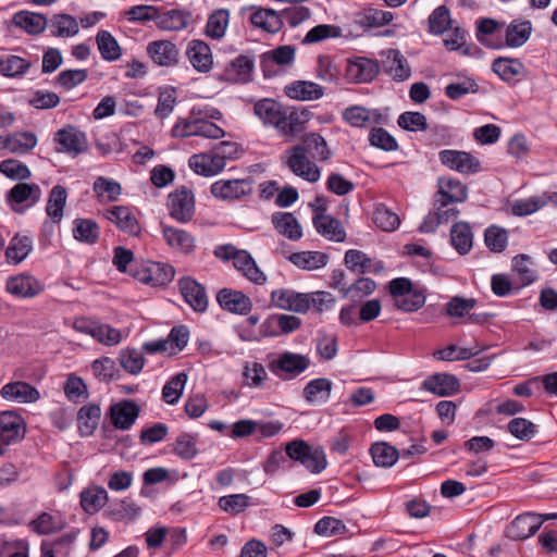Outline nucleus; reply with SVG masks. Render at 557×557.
<instances>
[{
    "label": "nucleus",
    "instance_id": "nucleus-37",
    "mask_svg": "<svg viewBox=\"0 0 557 557\" xmlns=\"http://www.w3.org/2000/svg\"><path fill=\"white\" fill-rule=\"evenodd\" d=\"M383 67L384 71L397 82H404L411 75V67L407 59L397 49L388 50L387 58L383 61Z\"/></svg>",
    "mask_w": 557,
    "mask_h": 557
},
{
    "label": "nucleus",
    "instance_id": "nucleus-33",
    "mask_svg": "<svg viewBox=\"0 0 557 557\" xmlns=\"http://www.w3.org/2000/svg\"><path fill=\"white\" fill-rule=\"evenodd\" d=\"M437 187L438 189L434 198L457 202H465L468 198V188L459 180L440 177L437 180Z\"/></svg>",
    "mask_w": 557,
    "mask_h": 557
},
{
    "label": "nucleus",
    "instance_id": "nucleus-50",
    "mask_svg": "<svg viewBox=\"0 0 557 557\" xmlns=\"http://www.w3.org/2000/svg\"><path fill=\"white\" fill-rule=\"evenodd\" d=\"M96 44L103 60L113 62L121 58L122 48L110 32L99 30L96 36Z\"/></svg>",
    "mask_w": 557,
    "mask_h": 557
},
{
    "label": "nucleus",
    "instance_id": "nucleus-62",
    "mask_svg": "<svg viewBox=\"0 0 557 557\" xmlns=\"http://www.w3.org/2000/svg\"><path fill=\"white\" fill-rule=\"evenodd\" d=\"M228 11L220 9L214 11L208 18L206 26V35L213 39H219L224 36L228 25Z\"/></svg>",
    "mask_w": 557,
    "mask_h": 557
},
{
    "label": "nucleus",
    "instance_id": "nucleus-55",
    "mask_svg": "<svg viewBox=\"0 0 557 557\" xmlns=\"http://www.w3.org/2000/svg\"><path fill=\"white\" fill-rule=\"evenodd\" d=\"M370 453L374 465L383 468L392 467L399 457V451L385 442L372 444Z\"/></svg>",
    "mask_w": 557,
    "mask_h": 557
},
{
    "label": "nucleus",
    "instance_id": "nucleus-46",
    "mask_svg": "<svg viewBox=\"0 0 557 557\" xmlns=\"http://www.w3.org/2000/svg\"><path fill=\"white\" fill-rule=\"evenodd\" d=\"M450 243L461 256L467 255L471 250L473 234L468 222H457L451 226Z\"/></svg>",
    "mask_w": 557,
    "mask_h": 557
},
{
    "label": "nucleus",
    "instance_id": "nucleus-20",
    "mask_svg": "<svg viewBox=\"0 0 557 557\" xmlns=\"http://www.w3.org/2000/svg\"><path fill=\"white\" fill-rule=\"evenodd\" d=\"M188 168L199 176L213 177L224 170L225 162L214 152H198L189 157Z\"/></svg>",
    "mask_w": 557,
    "mask_h": 557
},
{
    "label": "nucleus",
    "instance_id": "nucleus-16",
    "mask_svg": "<svg viewBox=\"0 0 557 557\" xmlns=\"http://www.w3.org/2000/svg\"><path fill=\"white\" fill-rule=\"evenodd\" d=\"M542 515L525 512L516 517L507 527L506 535L513 541H522L534 535L543 524Z\"/></svg>",
    "mask_w": 557,
    "mask_h": 557
},
{
    "label": "nucleus",
    "instance_id": "nucleus-18",
    "mask_svg": "<svg viewBox=\"0 0 557 557\" xmlns=\"http://www.w3.org/2000/svg\"><path fill=\"white\" fill-rule=\"evenodd\" d=\"M147 54L159 66H175L180 60V50L171 40L160 39L150 41L146 48Z\"/></svg>",
    "mask_w": 557,
    "mask_h": 557
},
{
    "label": "nucleus",
    "instance_id": "nucleus-49",
    "mask_svg": "<svg viewBox=\"0 0 557 557\" xmlns=\"http://www.w3.org/2000/svg\"><path fill=\"white\" fill-rule=\"evenodd\" d=\"M288 260L302 270H315L326 265L329 256L321 251L294 252Z\"/></svg>",
    "mask_w": 557,
    "mask_h": 557
},
{
    "label": "nucleus",
    "instance_id": "nucleus-10",
    "mask_svg": "<svg viewBox=\"0 0 557 557\" xmlns=\"http://www.w3.org/2000/svg\"><path fill=\"white\" fill-rule=\"evenodd\" d=\"M175 271L172 265L162 262L148 261L136 270L134 276L140 283L151 286H164L172 282Z\"/></svg>",
    "mask_w": 557,
    "mask_h": 557
},
{
    "label": "nucleus",
    "instance_id": "nucleus-5",
    "mask_svg": "<svg viewBox=\"0 0 557 557\" xmlns=\"http://www.w3.org/2000/svg\"><path fill=\"white\" fill-rule=\"evenodd\" d=\"M168 210L170 215L181 223L191 221L195 214V196L185 186L176 188L168 196Z\"/></svg>",
    "mask_w": 557,
    "mask_h": 557
},
{
    "label": "nucleus",
    "instance_id": "nucleus-42",
    "mask_svg": "<svg viewBox=\"0 0 557 557\" xmlns=\"http://www.w3.org/2000/svg\"><path fill=\"white\" fill-rule=\"evenodd\" d=\"M285 94L296 100H318L323 97L324 89L313 82L297 81L285 87Z\"/></svg>",
    "mask_w": 557,
    "mask_h": 557
},
{
    "label": "nucleus",
    "instance_id": "nucleus-11",
    "mask_svg": "<svg viewBox=\"0 0 557 557\" xmlns=\"http://www.w3.org/2000/svg\"><path fill=\"white\" fill-rule=\"evenodd\" d=\"M438 159L443 165L461 174H474L481 170L479 159L467 151L445 149L438 152Z\"/></svg>",
    "mask_w": 557,
    "mask_h": 557
},
{
    "label": "nucleus",
    "instance_id": "nucleus-53",
    "mask_svg": "<svg viewBox=\"0 0 557 557\" xmlns=\"http://www.w3.org/2000/svg\"><path fill=\"white\" fill-rule=\"evenodd\" d=\"M100 234L98 224L90 219H75L73 222V236L76 240L92 245Z\"/></svg>",
    "mask_w": 557,
    "mask_h": 557
},
{
    "label": "nucleus",
    "instance_id": "nucleus-23",
    "mask_svg": "<svg viewBox=\"0 0 557 557\" xmlns=\"http://www.w3.org/2000/svg\"><path fill=\"white\" fill-rule=\"evenodd\" d=\"M311 116L312 112L302 107L285 109L282 124L277 131L284 136H295L305 129V124L309 122Z\"/></svg>",
    "mask_w": 557,
    "mask_h": 557
},
{
    "label": "nucleus",
    "instance_id": "nucleus-32",
    "mask_svg": "<svg viewBox=\"0 0 557 557\" xmlns=\"http://www.w3.org/2000/svg\"><path fill=\"white\" fill-rule=\"evenodd\" d=\"M12 24L28 35H39L47 28L48 20L40 13L18 11L13 15Z\"/></svg>",
    "mask_w": 557,
    "mask_h": 557
},
{
    "label": "nucleus",
    "instance_id": "nucleus-31",
    "mask_svg": "<svg viewBox=\"0 0 557 557\" xmlns=\"http://www.w3.org/2000/svg\"><path fill=\"white\" fill-rule=\"evenodd\" d=\"M33 251V239L25 234H15L5 249V261L9 264L17 265L23 262Z\"/></svg>",
    "mask_w": 557,
    "mask_h": 557
},
{
    "label": "nucleus",
    "instance_id": "nucleus-39",
    "mask_svg": "<svg viewBox=\"0 0 557 557\" xmlns=\"http://www.w3.org/2000/svg\"><path fill=\"white\" fill-rule=\"evenodd\" d=\"M533 30L531 21L513 20L505 30V44L509 48H519L530 38Z\"/></svg>",
    "mask_w": 557,
    "mask_h": 557
},
{
    "label": "nucleus",
    "instance_id": "nucleus-48",
    "mask_svg": "<svg viewBox=\"0 0 557 557\" xmlns=\"http://www.w3.org/2000/svg\"><path fill=\"white\" fill-rule=\"evenodd\" d=\"M49 28L54 37L71 38L78 34L79 24L74 16L61 13L51 17Z\"/></svg>",
    "mask_w": 557,
    "mask_h": 557
},
{
    "label": "nucleus",
    "instance_id": "nucleus-2",
    "mask_svg": "<svg viewBox=\"0 0 557 557\" xmlns=\"http://www.w3.org/2000/svg\"><path fill=\"white\" fill-rule=\"evenodd\" d=\"M73 329L77 333L91 336L104 346H116L123 341L122 332L107 323L88 318H77L73 321Z\"/></svg>",
    "mask_w": 557,
    "mask_h": 557
},
{
    "label": "nucleus",
    "instance_id": "nucleus-54",
    "mask_svg": "<svg viewBox=\"0 0 557 557\" xmlns=\"http://www.w3.org/2000/svg\"><path fill=\"white\" fill-rule=\"evenodd\" d=\"M92 190L101 201L112 202L122 194V186L112 178L98 176L94 182Z\"/></svg>",
    "mask_w": 557,
    "mask_h": 557
},
{
    "label": "nucleus",
    "instance_id": "nucleus-57",
    "mask_svg": "<svg viewBox=\"0 0 557 557\" xmlns=\"http://www.w3.org/2000/svg\"><path fill=\"white\" fill-rule=\"evenodd\" d=\"M216 301L225 311L244 314V294L231 288H222L216 294Z\"/></svg>",
    "mask_w": 557,
    "mask_h": 557
},
{
    "label": "nucleus",
    "instance_id": "nucleus-59",
    "mask_svg": "<svg viewBox=\"0 0 557 557\" xmlns=\"http://www.w3.org/2000/svg\"><path fill=\"white\" fill-rule=\"evenodd\" d=\"M90 370L92 375L100 382H110L119 374L116 362L110 357H101L94 360Z\"/></svg>",
    "mask_w": 557,
    "mask_h": 557
},
{
    "label": "nucleus",
    "instance_id": "nucleus-40",
    "mask_svg": "<svg viewBox=\"0 0 557 557\" xmlns=\"http://www.w3.org/2000/svg\"><path fill=\"white\" fill-rule=\"evenodd\" d=\"M274 228L290 240H298L302 236V228L298 220L290 212H275L271 218Z\"/></svg>",
    "mask_w": 557,
    "mask_h": 557
},
{
    "label": "nucleus",
    "instance_id": "nucleus-25",
    "mask_svg": "<svg viewBox=\"0 0 557 557\" xmlns=\"http://www.w3.org/2000/svg\"><path fill=\"white\" fill-rule=\"evenodd\" d=\"M191 15L183 9L161 11L158 9L156 26L164 32H181L188 27Z\"/></svg>",
    "mask_w": 557,
    "mask_h": 557
},
{
    "label": "nucleus",
    "instance_id": "nucleus-56",
    "mask_svg": "<svg viewBox=\"0 0 557 557\" xmlns=\"http://www.w3.org/2000/svg\"><path fill=\"white\" fill-rule=\"evenodd\" d=\"M30 67V62L15 54L0 57V75L15 77L25 74Z\"/></svg>",
    "mask_w": 557,
    "mask_h": 557
},
{
    "label": "nucleus",
    "instance_id": "nucleus-17",
    "mask_svg": "<svg viewBox=\"0 0 557 557\" xmlns=\"http://www.w3.org/2000/svg\"><path fill=\"white\" fill-rule=\"evenodd\" d=\"M161 235L170 249L177 253L189 255L196 248V238L186 230L161 224Z\"/></svg>",
    "mask_w": 557,
    "mask_h": 557
},
{
    "label": "nucleus",
    "instance_id": "nucleus-6",
    "mask_svg": "<svg viewBox=\"0 0 557 557\" xmlns=\"http://www.w3.org/2000/svg\"><path fill=\"white\" fill-rule=\"evenodd\" d=\"M4 289L15 298L32 299L45 290V284L34 275L23 272L9 276Z\"/></svg>",
    "mask_w": 557,
    "mask_h": 557
},
{
    "label": "nucleus",
    "instance_id": "nucleus-4",
    "mask_svg": "<svg viewBox=\"0 0 557 557\" xmlns=\"http://www.w3.org/2000/svg\"><path fill=\"white\" fill-rule=\"evenodd\" d=\"M309 366L310 360L307 356L285 351L269 363V369L280 379L287 381L305 372Z\"/></svg>",
    "mask_w": 557,
    "mask_h": 557
},
{
    "label": "nucleus",
    "instance_id": "nucleus-24",
    "mask_svg": "<svg viewBox=\"0 0 557 557\" xmlns=\"http://www.w3.org/2000/svg\"><path fill=\"white\" fill-rule=\"evenodd\" d=\"M344 262L350 271L358 274H379L384 269L382 261H374L368 257L366 252L358 249L347 250L345 252Z\"/></svg>",
    "mask_w": 557,
    "mask_h": 557
},
{
    "label": "nucleus",
    "instance_id": "nucleus-13",
    "mask_svg": "<svg viewBox=\"0 0 557 557\" xmlns=\"http://www.w3.org/2000/svg\"><path fill=\"white\" fill-rule=\"evenodd\" d=\"M380 73L376 60L366 57H355L347 61L346 77L356 84L371 83Z\"/></svg>",
    "mask_w": 557,
    "mask_h": 557
},
{
    "label": "nucleus",
    "instance_id": "nucleus-30",
    "mask_svg": "<svg viewBox=\"0 0 557 557\" xmlns=\"http://www.w3.org/2000/svg\"><path fill=\"white\" fill-rule=\"evenodd\" d=\"M109 495L104 487L91 485L84 488L79 494L82 509L88 515L100 511L108 503Z\"/></svg>",
    "mask_w": 557,
    "mask_h": 557
},
{
    "label": "nucleus",
    "instance_id": "nucleus-41",
    "mask_svg": "<svg viewBox=\"0 0 557 557\" xmlns=\"http://www.w3.org/2000/svg\"><path fill=\"white\" fill-rule=\"evenodd\" d=\"M211 195L220 200H235L244 195V180H219L210 186Z\"/></svg>",
    "mask_w": 557,
    "mask_h": 557
},
{
    "label": "nucleus",
    "instance_id": "nucleus-21",
    "mask_svg": "<svg viewBox=\"0 0 557 557\" xmlns=\"http://www.w3.org/2000/svg\"><path fill=\"white\" fill-rule=\"evenodd\" d=\"M103 216L111 223L115 224L116 227L122 232H125L128 235L137 236L141 231L136 215L128 207H111L103 212Z\"/></svg>",
    "mask_w": 557,
    "mask_h": 557
},
{
    "label": "nucleus",
    "instance_id": "nucleus-61",
    "mask_svg": "<svg viewBox=\"0 0 557 557\" xmlns=\"http://www.w3.org/2000/svg\"><path fill=\"white\" fill-rule=\"evenodd\" d=\"M75 537L74 534H64L52 542L44 541L40 547L41 557H59L60 555H66Z\"/></svg>",
    "mask_w": 557,
    "mask_h": 557
},
{
    "label": "nucleus",
    "instance_id": "nucleus-15",
    "mask_svg": "<svg viewBox=\"0 0 557 557\" xmlns=\"http://www.w3.org/2000/svg\"><path fill=\"white\" fill-rule=\"evenodd\" d=\"M273 305L282 310L306 313L309 310V293H297L288 288L271 292Z\"/></svg>",
    "mask_w": 557,
    "mask_h": 557
},
{
    "label": "nucleus",
    "instance_id": "nucleus-60",
    "mask_svg": "<svg viewBox=\"0 0 557 557\" xmlns=\"http://www.w3.org/2000/svg\"><path fill=\"white\" fill-rule=\"evenodd\" d=\"M429 32L433 35H442L451 28V17L446 5L435 8L429 15Z\"/></svg>",
    "mask_w": 557,
    "mask_h": 557
},
{
    "label": "nucleus",
    "instance_id": "nucleus-28",
    "mask_svg": "<svg viewBox=\"0 0 557 557\" xmlns=\"http://www.w3.org/2000/svg\"><path fill=\"white\" fill-rule=\"evenodd\" d=\"M180 290L185 301L196 311L202 312L208 307L205 288L190 277L180 281Z\"/></svg>",
    "mask_w": 557,
    "mask_h": 557
},
{
    "label": "nucleus",
    "instance_id": "nucleus-22",
    "mask_svg": "<svg viewBox=\"0 0 557 557\" xmlns=\"http://www.w3.org/2000/svg\"><path fill=\"white\" fill-rule=\"evenodd\" d=\"M139 407L134 400L124 399L111 405L109 416L111 423L119 430H128L139 416Z\"/></svg>",
    "mask_w": 557,
    "mask_h": 557
},
{
    "label": "nucleus",
    "instance_id": "nucleus-52",
    "mask_svg": "<svg viewBox=\"0 0 557 557\" xmlns=\"http://www.w3.org/2000/svg\"><path fill=\"white\" fill-rule=\"evenodd\" d=\"M250 22L255 27L261 28L271 34L277 33L282 27V17L280 16V13L269 9H261L252 13Z\"/></svg>",
    "mask_w": 557,
    "mask_h": 557
},
{
    "label": "nucleus",
    "instance_id": "nucleus-36",
    "mask_svg": "<svg viewBox=\"0 0 557 557\" xmlns=\"http://www.w3.org/2000/svg\"><path fill=\"white\" fill-rule=\"evenodd\" d=\"M253 112L264 124L272 125L278 129L285 109L277 101L265 98L255 104Z\"/></svg>",
    "mask_w": 557,
    "mask_h": 557
},
{
    "label": "nucleus",
    "instance_id": "nucleus-1",
    "mask_svg": "<svg viewBox=\"0 0 557 557\" xmlns=\"http://www.w3.org/2000/svg\"><path fill=\"white\" fill-rule=\"evenodd\" d=\"M286 456L300 462L312 473H320L326 467V456L321 446L312 447L302 440H294L286 444Z\"/></svg>",
    "mask_w": 557,
    "mask_h": 557
},
{
    "label": "nucleus",
    "instance_id": "nucleus-3",
    "mask_svg": "<svg viewBox=\"0 0 557 557\" xmlns=\"http://www.w3.org/2000/svg\"><path fill=\"white\" fill-rule=\"evenodd\" d=\"M42 191L35 183L20 182L5 195L8 206L16 213H24L41 199Z\"/></svg>",
    "mask_w": 557,
    "mask_h": 557
},
{
    "label": "nucleus",
    "instance_id": "nucleus-51",
    "mask_svg": "<svg viewBox=\"0 0 557 557\" xmlns=\"http://www.w3.org/2000/svg\"><path fill=\"white\" fill-rule=\"evenodd\" d=\"M283 423L280 421H256L246 419V437L253 436L256 441L272 437L281 432Z\"/></svg>",
    "mask_w": 557,
    "mask_h": 557
},
{
    "label": "nucleus",
    "instance_id": "nucleus-27",
    "mask_svg": "<svg viewBox=\"0 0 557 557\" xmlns=\"http://www.w3.org/2000/svg\"><path fill=\"white\" fill-rule=\"evenodd\" d=\"M422 387L437 396L444 397L458 392L460 382L454 374L435 373L423 381Z\"/></svg>",
    "mask_w": 557,
    "mask_h": 557
},
{
    "label": "nucleus",
    "instance_id": "nucleus-58",
    "mask_svg": "<svg viewBox=\"0 0 557 557\" xmlns=\"http://www.w3.org/2000/svg\"><path fill=\"white\" fill-rule=\"evenodd\" d=\"M186 383L187 374L184 372L172 376L162 388V399L169 405L177 404L183 395Z\"/></svg>",
    "mask_w": 557,
    "mask_h": 557
},
{
    "label": "nucleus",
    "instance_id": "nucleus-47",
    "mask_svg": "<svg viewBox=\"0 0 557 557\" xmlns=\"http://www.w3.org/2000/svg\"><path fill=\"white\" fill-rule=\"evenodd\" d=\"M38 143L33 132H15L7 135V151L13 154H26L32 151Z\"/></svg>",
    "mask_w": 557,
    "mask_h": 557
},
{
    "label": "nucleus",
    "instance_id": "nucleus-9",
    "mask_svg": "<svg viewBox=\"0 0 557 557\" xmlns=\"http://www.w3.org/2000/svg\"><path fill=\"white\" fill-rule=\"evenodd\" d=\"M205 114L211 119H221L220 110L212 107L195 106L191 108L189 115L185 119H178L171 129L172 137L185 138L198 136L199 115Z\"/></svg>",
    "mask_w": 557,
    "mask_h": 557
},
{
    "label": "nucleus",
    "instance_id": "nucleus-38",
    "mask_svg": "<svg viewBox=\"0 0 557 557\" xmlns=\"http://www.w3.org/2000/svg\"><path fill=\"white\" fill-rule=\"evenodd\" d=\"M332 386V381L326 377L313 379L304 387L302 397L309 404H324L330 399Z\"/></svg>",
    "mask_w": 557,
    "mask_h": 557
},
{
    "label": "nucleus",
    "instance_id": "nucleus-12",
    "mask_svg": "<svg viewBox=\"0 0 557 557\" xmlns=\"http://www.w3.org/2000/svg\"><path fill=\"white\" fill-rule=\"evenodd\" d=\"M492 71L511 86L530 76L529 69L519 59L513 58H496L492 63Z\"/></svg>",
    "mask_w": 557,
    "mask_h": 557
},
{
    "label": "nucleus",
    "instance_id": "nucleus-7",
    "mask_svg": "<svg viewBox=\"0 0 557 557\" xmlns=\"http://www.w3.org/2000/svg\"><path fill=\"white\" fill-rule=\"evenodd\" d=\"M55 150L71 154L78 156L88 149V140L82 131L73 125H66L59 129L54 135Z\"/></svg>",
    "mask_w": 557,
    "mask_h": 557
},
{
    "label": "nucleus",
    "instance_id": "nucleus-44",
    "mask_svg": "<svg viewBox=\"0 0 557 557\" xmlns=\"http://www.w3.org/2000/svg\"><path fill=\"white\" fill-rule=\"evenodd\" d=\"M67 191L65 187L55 185L49 193L46 213L53 224H59L64 215V208L66 205Z\"/></svg>",
    "mask_w": 557,
    "mask_h": 557
},
{
    "label": "nucleus",
    "instance_id": "nucleus-8",
    "mask_svg": "<svg viewBox=\"0 0 557 557\" xmlns=\"http://www.w3.org/2000/svg\"><path fill=\"white\" fill-rule=\"evenodd\" d=\"M285 164L296 175L310 183L319 181L321 172L319 166L309 160L302 147L295 145L288 151Z\"/></svg>",
    "mask_w": 557,
    "mask_h": 557
},
{
    "label": "nucleus",
    "instance_id": "nucleus-43",
    "mask_svg": "<svg viewBox=\"0 0 557 557\" xmlns=\"http://www.w3.org/2000/svg\"><path fill=\"white\" fill-rule=\"evenodd\" d=\"M304 151L320 162L331 159L332 152L327 147V143L319 133H309L302 137L301 144Z\"/></svg>",
    "mask_w": 557,
    "mask_h": 557
},
{
    "label": "nucleus",
    "instance_id": "nucleus-29",
    "mask_svg": "<svg viewBox=\"0 0 557 557\" xmlns=\"http://www.w3.org/2000/svg\"><path fill=\"white\" fill-rule=\"evenodd\" d=\"M66 521L60 511L41 512L29 522L32 531L40 535L57 533L65 528Z\"/></svg>",
    "mask_w": 557,
    "mask_h": 557
},
{
    "label": "nucleus",
    "instance_id": "nucleus-19",
    "mask_svg": "<svg viewBox=\"0 0 557 557\" xmlns=\"http://www.w3.org/2000/svg\"><path fill=\"white\" fill-rule=\"evenodd\" d=\"M0 396L17 404H34L41 398L35 386L21 380L4 384L0 389Z\"/></svg>",
    "mask_w": 557,
    "mask_h": 557
},
{
    "label": "nucleus",
    "instance_id": "nucleus-64",
    "mask_svg": "<svg viewBox=\"0 0 557 557\" xmlns=\"http://www.w3.org/2000/svg\"><path fill=\"white\" fill-rule=\"evenodd\" d=\"M374 224L386 232L395 231L399 224L400 219L397 213L393 212L385 205H379L373 212Z\"/></svg>",
    "mask_w": 557,
    "mask_h": 557
},
{
    "label": "nucleus",
    "instance_id": "nucleus-14",
    "mask_svg": "<svg viewBox=\"0 0 557 557\" xmlns=\"http://www.w3.org/2000/svg\"><path fill=\"white\" fill-rule=\"evenodd\" d=\"M26 434V422L15 410H7L0 413V438L12 445L21 442Z\"/></svg>",
    "mask_w": 557,
    "mask_h": 557
},
{
    "label": "nucleus",
    "instance_id": "nucleus-45",
    "mask_svg": "<svg viewBox=\"0 0 557 557\" xmlns=\"http://www.w3.org/2000/svg\"><path fill=\"white\" fill-rule=\"evenodd\" d=\"M101 417L100 406L87 404L77 413V426L83 436L91 435L97 429Z\"/></svg>",
    "mask_w": 557,
    "mask_h": 557
},
{
    "label": "nucleus",
    "instance_id": "nucleus-63",
    "mask_svg": "<svg viewBox=\"0 0 557 557\" xmlns=\"http://www.w3.org/2000/svg\"><path fill=\"white\" fill-rule=\"evenodd\" d=\"M0 173L13 181H26L30 178L29 168L20 160L7 159L0 162Z\"/></svg>",
    "mask_w": 557,
    "mask_h": 557
},
{
    "label": "nucleus",
    "instance_id": "nucleus-34",
    "mask_svg": "<svg viewBox=\"0 0 557 557\" xmlns=\"http://www.w3.org/2000/svg\"><path fill=\"white\" fill-rule=\"evenodd\" d=\"M315 231L329 240L342 243L346 238V232L339 220L332 215H318L312 218Z\"/></svg>",
    "mask_w": 557,
    "mask_h": 557
},
{
    "label": "nucleus",
    "instance_id": "nucleus-26",
    "mask_svg": "<svg viewBox=\"0 0 557 557\" xmlns=\"http://www.w3.org/2000/svg\"><path fill=\"white\" fill-rule=\"evenodd\" d=\"M186 55L191 66L199 73H207L212 69L213 58L208 44L202 40H191L186 49Z\"/></svg>",
    "mask_w": 557,
    "mask_h": 557
},
{
    "label": "nucleus",
    "instance_id": "nucleus-35",
    "mask_svg": "<svg viewBox=\"0 0 557 557\" xmlns=\"http://www.w3.org/2000/svg\"><path fill=\"white\" fill-rule=\"evenodd\" d=\"M295 58V48L293 46H280L272 52H265L260 57V66L265 77L274 75L271 67L274 64L285 65L290 63Z\"/></svg>",
    "mask_w": 557,
    "mask_h": 557
}]
</instances>
